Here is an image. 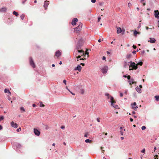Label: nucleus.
Listing matches in <instances>:
<instances>
[{
    "label": "nucleus",
    "instance_id": "obj_1",
    "mask_svg": "<svg viewBox=\"0 0 159 159\" xmlns=\"http://www.w3.org/2000/svg\"><path fill=\"white\" fill-rule=\"evenodd\" d=\"M106 95L108 99H110V102L111 103V105L115 109H119L120 108L117 105H116V102L113 97L110 96L108 94H106Z\"/></svg>",
    "mask_w": 159,
    "mask_h": 159
},
{
    "label": "nucleus",
    "instance_id": "obj_2",
    "mask_svg": "<svg viewBox=\"0 0 159 159\" xmlns=\"http://www.w3.org/2000/svg\"><path fill=\"white\" fill-rule=\"evenodd\" d=\"M130 65L129 66V70H136L137 69V65H136L134 62H130Z\"/></svg>",
    "mask_w": 159,
    "mask_h": 159
},
{
    "label": "nucleus",
    "instance_id": "obj_3",
    "mask_svg": "<svg viewBox=\"0 0 159 159\" xmlns=\"http://www.w3.org/2000/svg\"><path fill=\"white\" fill-rule=\"evenodd\" d=\"M84 42V41L83 39L81 38L79 40L78 44V46H77V48L78 49H79L80 47L82 46L83 45Z\"/></svg>",
    "mask_w": 159,
    "mask_h": 159
},
{
    "label": "nucleus",
    "instance_id": "obj_4",
    "mask_svg": "<svg viewBox=\"0 0 159 159\" xmlns=\"http://www.w3.org/2000/svg\"><path fill=\"white\" fill-rule=\"evenodd\" d=\"M125 31L124 29L122 30L120 27L117 28V33L118 34L121 33L122 34H123L125 33Z\"/></svg>",
    "mask_w": 159,
    "mask_h": 159
},
{
    "label": "nucleus",
    "instance_id": "obj_5",
    "mask_svg": "<svg viewBox=\"0 0 159 159\" xmlns=\"http://www.w3.org/2000/svg\"><path fill=\"white\" fill-rule=\"evenodd\" d=\"M131 106L132 109H133L134 110H136L137 108H138L136 103L135 102H134L133 103L131 104Z\"/></svg>",
    "mask_w": 159,
    "mask_h": 159
},
{
    "label": "nucleus",
    "instance_id": "obj_6",
    "mask_svg": "<svg viewBox=\"0 0 159 159\" xmlns=\"http://www.w3.org/2000/svg\"><path fill=\"white\" fill-rule=\"evenodd\" d=\"M34 133L35 135L37 136H39L40 135V131L34 128Z\"/></svg>",
    "mask_w": 159,
    "mask_h": 159
},
{
    "label": "nucleus",
    "instance_id": "obj_7",
    "mask_svg": "<svg viewBox=\"0 0 159 159\" xmlns=\"http://www.w3.org/2000/svg\"><path fill=\"white\" fill-rule=\"evenodd\" d=\"M30 65L33 68L35 67V65L34 63L31 58H30Z\"/></svg>",
    "mask_w": 159,
    "mask_h": 159
},
{
    "label": "nucleus",
    "instance_id": "obj_8",
    "mask_svg": "<svg viewBox=\"0 0 159 159\" xmlns=\"http://www.w3.org/2000/svg\"><path fill=\"white\" fill-rule=\"evenodd\" d=\"M49 5V2L47 1H45L44 2V4L43 6L45 8V9L46 10L48 7V6Z\"/></svg>",
    "mask_w": 159,
    "mask_h": 159
},
{
    "label": "nucleus",
    "instance_id": "obj_9",
    "mask_svg": "<svg viewBox=\"0 0 159 159\" xmlns=\"http://www.w3.org/2000/svg\"><path fill=\"white\" fill-rule=\"evenodd\" d=\"M78 21V19L77 18H74L72 21L71 24L73 25H75Z\"/></svg>",
    "mask_w": 159,
    "mask_h": 159
},
{
    "label": "nucleus",
    "instance_id": "obj_10",
    "mask_svg": "<svg viewBox=\"0 0 159 159\" xmlns=\"http://www.w3.org/2000/svg\"><path fill=\"white\" fill-rule=\"evenodd\" d=\"M154 16L155 17L157 18H159V12L158 10L155 11Z\"/></svg>",
    "mask_w": 159,
    "mask_h": 159
},
{
    "label": "nucleus",
    "instance_id": "obj_11",
    "mask_svg": "<svg viewBox=\"0 0 159 159\" xmlns=\"http://www.w3.org/2000/svg\"><path fill=\"white\" fill-rule=\"evenodd\" d=\"M11 126L14 128H17L18 126V125L16 123H14L13 121L11 122Z\"/></svg>",
    "mask_w": 159,
    "mask_h": 159
},
{
    "label": "nucleus",
    "instance_id": "obj_12",
    "mask_svg": "<svg viewBox=\"0 0 159 159\" xmlns=\"http://www.w3.org/2000/svg\"><path fill=\"white\" fill-rule=\"evenodd\" d=\"M61 52L59 51H57L55 53V57L56 56L58 57L61 55Z\"/></svg>",
    "mask_w": 159,
    "mask_h": 159
},
{
    "label": "nucleus",
    "instance_id": "obj_13",
    "mask_svg": "<svg viewBox=\"0 0 159 159\" xmlns=\"http://www.w3.org/2000/svg\"><path fill=\"white\" fill-rule=\"evenodd\" d=\"M82 68L81 66L80 65H78L77 66L75 67V70H78L79 72H80Z\"/></svg>",
    "mask_w": 159,
    "mask_h": 159
},
{
    "label": "nucleus",
    "instance_id": "obj_14",
    "mask_svg": "<svg viewBox=\"0 0 159 159\" xmlns=\"http://www.w3.org/2000/svg\"><path fill=\"white\" fill-rule=\"evenodd\" d=\"M108 68L107 66L104 67L102 69V73H106L107 72V70Z\"/></svg>",
    "mask_w": 159,
    "mask_h": 159
},
{
    "label": "nucleus",
    "instance_id": "obj_15",
    "mask_svg": "<svg viewBox=\"0 0 159 159\" xmlns=\"http://www.w3.org/2000/svg\"><path fill=\"white\" fill-rule=\"evenodd\" d=\"M7 9L6 7H2L0 8V11L2 12H5Z\"/></svg>",
    "mask_w": 159,
    "mask_h": 159
},
{
    "label": "nucleus",
    "instance_id": "obj_16",
    "mask_svg": "<svg viewBox=\"0 0 159 159\" xmlns=\"http://www.w3.org/2000/svg\"><path fill=\"white\" fill-rule=\"evenodd\" d=\"M156 41V40L154 38H150V40L148 41V42H150V43H154Z\"/></svg>",
    "mask_w": 159,
    "mask_h": 159
},
{
    "label": "nucleus",
    "instance_id": "obj_17",
    "mask_svg": "<svg viewBox=\"0 0 159 159\" xmlns=\"http://www.w3.org/2000/svg\"><path fill=\"white\" fill-rule=\"evenodd\" d=\"M129 83L130 85H131L132 84H133L135 83L134 82V80L133 79H131L129 81Z\"/></svg>",
    "mask_w": 159,
    "mask_h": 159
},
{
    "label": "nucleus",
    "instance_id": "obj_18",
    "mask_svg": "<svg viewBox=\"0 0 159 159\" xmlns=\"http://www.w3.org/2000/svg\"><path fill=\"white\" fill-rule=\"evenodd\" d=\"M81 57V56H80V55H79L77 57H76V58L77 59V61H79V60L80 61V60H84V59H83V58H80Z\"/></svg>",
    "mask_w": 159,
    "mask_h": 159
},
{
    "label": "nucleus",
    "instance_id": "obj_19",
    "mask_svg": "<svg viewBox=\"0 0 159 159\" xmlns=\"http://www.w3.org/2000/svg\"><path fill=\"white\" fill-rule=\"evenodd\" d=\"M136 89L137 91L139 93L141 92V89L140 88H139L138 87H137L136 88Z\"/></svg>",
    "mask_w": 159,
    "mask_h": 159
},
{
    "label": "nucleus",
    "instance_id": "obj_20",
    "mask_svg": "<svg viewBox=\"0 0 159 159\" xmlns=\"http://www.w3.org/2000/svg\"><path fill=\"white\" fill-rule=\"evenodd\" d=\"M4 92L5 93H8L10 95L11 94V93L10 92L9 89H5L4 90Z\"/></svg>",
    "mask_w": 159,
    "mask_h": 159
},
{
    "label": "nucleus",
    "instance_id": "obj_21",
    "mask_svg": "<svg viewBox=\"0 0 159 159\" xmlns=\"http://www.w3.org/2000/svg\"><path fill=\"white\" fill-rule=\"evenodd\" d=\"M140 2L143 4V6H145L146 5V2L145 0H141Z\"/></svg>",
    "mask_w": 159,
    "mask_h": 159
},
{
    "label": "nucleus",
    "instance_id": "obj_22",
    "mask_svg": "<svg viewBox=\"0 0 159 159\" xmlns=\"http://www.w3.org/2000/svg\"><path fill=\"white\" fill-rule=\"evenodd\" d=\"M77 51L79 52H80L81 53H82V54L81 55V56H83V55H84V51H83V50H79V49H78L77 50Z\"/></svg>",
    "mask_w": 159,
    "mask_h": 159
},
{
    "label": "nucleus",
    "instance_id": "obj_23",
    "mask_svg": "<svg viewBox=\"0 0 159 159\" xmlns=\"http://www.w3.org/2000/svg\"><path fill=\"white\" fill-rule=\"evenodd\" d=\"M132 56V55L131 54H128L126 56V57L127 59L130 58Z\"/></svg>",
    "mask_w": 159,
    "mask_h": 159
},
{
    "label": "nucleus",
    "instance_id": "obj_24",
    "mask_svg": "<svg viewBox=\"0 0 159 159\" xmlns=\"http://www.w3.org/2000/svg\"><path fill=\"white\" fill-rule=\"evenodd\" d=\"M92 142V140H90L89 139H87L85 140V142L87 143H91Z\"/></svg>",
    "mask_w": 159,
    "mask_h": 159
},
{
    "label": "nucleus",
    "instance_id": "obj_25",
    "mask_svg": "<svg viewBox=\"0 0 159 159\" xmlns=\"http://www.w3.org/2000/svg\"><path fill=\"white\" fill-rule=\"evenodd\" d=\"M125 131V129H124L123 130H121L120 131V133L122 135H123V134L124 133V131Z\"/></svg>",
    "mask_w": 159,
    "mask_h": 159
},
{
    "label": "nucleus",
    "instance_id": "obj_26",
    "mask_svg": "<svg viewBox=\"0 0 159 159\" xmlns=\"http://www.w3.org/2000/svg\"><path fill=\"white\" fill-rule=\"evenodd\" d=\"M13 14L16 16H17L18 15V13L15 11L13 12Z\"/></svg>",
    "mask_w": 159,
    "mask_h": 159
},
{
    "label": "nucleus",
    "instance_id": "obj_27",
    "mask_svg": "<svg viewBox=\"0 0 159 159\" xmlns=\"http://www.w3.org/2000/svg\"><path fill=\"white\" fill-rule=\"evenodd\" d=\"M154 97L155 98L156 100L157 101H159V96H155Z\"/></svg>",
    "mask_w": 159,
    "mask_h": 159
},
{
    "label": "nucleus",
    "instance_id": "obj_28",
    "mask_svg": "<svg viewBox=\"0 0 159 159\" xmlns=\"http://www.w3.org/2000/svg\"><path fill=\"white\" fill-rule=\"evenodd\" d=\"M139 32H138L137 31L135 30L134 31V36H136L137 34H139Z\"/></svg>",
    "mask_w": 159,
    "mask_h": 159
},
{
    "label": "nucleus",
    "instance_id": "obj_29",
    "mask_svg": "<svg viewBox=\"0 0 159 159\" xmlns=\"http://www.w3.org/2000/svg\"><path fill=\"white\" fill-rule=\"evenodd\" d=\"M143 64V62L142 61H140L139 62H138L137 64H136V65H137V66L138 65L142 66Z\"/></svg>",
    "mask_w": 159,
    "mask_h": 159
},
{
    "label": "nucleus",
    "instance_id": "obj_30",
    "mask_svg": "<svg viewBox=\"0 0 159 159\" xmlns=\"http://www.w3.org/2000/svg\"><path fill=\"white\" fill-rule=\"evenodd\" d=\"M84 89H81L80 90V93H81L82 94H83L84 93Z\"/></svg>",
    "mask_w": 159,
    "mask_h": 159
},
{
    "label": "nucleus",
    "instance_id": "obj_31",
    "mask_svg": "<svg viewBox=\"0 0 159 159\" xmlns=\"http://www.w3.org/2000/svg\"><path fill=\"white\" fill-rule=\"evenodd\" d=\"M81 27H82V25H81L80 28H79V27H77L74 28V29L75 30H77V29H79L78 31H79V30H80V28H81Z\"/></svg>",
    "mask_w": 159,
    "mask_h": 159
},
{
    "label": "nucleus",
    "instance_id": "obj_32",
    "mask_svg": "<svg viewBox=\"0 0 159 159\" xmlns=\"http://www.w3.org/2000/svg\"><path fill=\"white\" fill-rule=\"evenodd\" d=\"M25 17V15H22L20 16V18L22 20Z\"/></svg>",
    "mask_w": 159,
    "mask_h": 159
},
{
    "label": "nucleus",
    "instance_id": "obj_33",
    "mask_svg": "<svg viewBox=\"0 0 159 159\" xmlns=\"http://www.w3.org/2000/svg\"><path fill=\"white\" fill-rule=\"evenodd\" d=\"M39 106L41 107H44V105L42 103V102H41L40 103Z\"/></svg>",
    "mask_w": 159,
    "mask_h": 159
},
{
    "label": "nucleus",
    "instance_id": "obj_34",
    "mask_svg": "<svg viewBox=\"0 0 159 159\" xmlns=\"http://www.w3.org/2000/svg\"><path fill=\"white\" fill-rule=\"evenodd\" d=\"M141 152L142 153H143L144 154L145 153V148H144L141 151Z\"/></svg>",
    "mask_w": 159,
    "mask_h": 159
},
{
    "label": "nucleus",
    "instance_id": "obj_35",
    "mask_svg": "<svg viewBox=\"0 0 159 159\" xmlns=\"http://www.w3.org/2000/svg\"><path fill=\"white\" fill-rule=\"evenodd\" d=\"M4 119V116H0V121H1L2 120H3Z\"/></svg>",
    "mask_w": 159,
    "mask_h": 159
},
{
    "label": "nucleus",
    "instance_id": "obj_36",
    "mask_svg": "<svg viewBox=\"0 0 159 159\" xmlns=\"http://www.w3.org/2000/svg\"><path fill=\"white\" fill-rule=\"evenodd\" d=\"M146 128V127L144 126H142L141 129L142 130H144Z\"/></svg>",
    "mask_w": 159,
    "mask_h": 159
},
{
    "label": "nucleus",
    "instance_id": "obj_37",
    "mask_svg": "<svg viewBox=\"0 0 159 159\" xmlns=\"http://www.w3.org/2000/svg\"><path fill=\"white\" fill-rule=\"evenodd\" d=\"M20 130H21V128L20 127L19 128H18L16 129V131L17 132H19Z\"/></svg>",
    "mask_w": 159,
    "mask_h": 159
},
{
    "label": "nucleus",
    "instance_id": "obj_38",
    "mask_svg": "<svg viewBox=\"0 0 159 159\" xmlns=\"http://www.w3.org/2000/svg\"><path fill=\"white\" fill-rule=\"evenodd\" d=\"M20 109L21 110L23 111H25V109H24V107H21V108H20Z\"/></svg>",
    "mask_w": 159,
    "mask_h": 159
},
{
    "label": "nucleus",
    "instance_id": "obj_39",
    "mask_svg": "<svg viewBox=\"0 0 159 159\" xmlns=\"http://www.w3.org/2000/svg\"><path fill=\"white\" fill-rule=\"evenodd\" d=\"M88 135V133H86L85 134L84 137H87Z\"/></svg>",
    "mask_w": 159,
    "mask_h": 159
},
{
    "label": "nucleus",
    "instance_id": "obj_40",
    "mask_svg": "<svg viewBox=\"0 0 159 159\" xmlns=\"http://www.w3.org/2000/svg\"><path fill=\"white\" fill-rule=\"evenodd\" d=\"M97 121L98 122H100V119L99 118H97Z\"/></svg>",
    "mask_w": 159,
    "mask_h": 159
},
{
    "label": "nucleus",
    "instance_id": "obj_41",
    "mask_svg": "<svg viewBox=\"0 0 159 159\" xmlns=\"http://www.w3.org/2000/svg\"><path fill=\"white\" fill-rule=\"evenodd\" d=\"M155 157H156L155 158V159H158V156L156 155L155 156Z\"/></svg>",
    "mask_w": 159,
    "mask_h": 159
},
{
    "label": "nucleus",
    "instance_id": "obj_42",
    "mask_svg": "<svg viewBox=\"0 0 159 159\" xmlns=\"http://www.w3.org/2000/svg\"><path fill=\"white\" fill-rule=\"evenodd\" d=\"M68 91L70 92V93L72 94V95H75V93H72L71 92L70 90L69 89H68Z\"/></svg>",
    "mask_w": 159,
    "mask_h": 159
},
{
    "label": "nucleus",
    "instance_id": "obj_43",
    "mask_svg": "<svg viewBox=\"0 0 159 159\" xmlns=\"http://www.w3.org/2000/svg\"><path fill=\"white\" fill-rule=\"evenodd\" d=\"M127 78L128 80H129L130 79V76L129 75H128V76H127Z\"/></svg>",
    "mask_w": 159,
    "mask_h": 159
},
{
    "label": "nucleus",
    "instance_id": "obj_44",
    "mask_svg": "<svg viewBox=\"0 0 159 159\" xmlns=\"http://www.w3.org/2000/svg\"><path fill=\"white\" fill-rule=\"evenodd\" d=\"M91 2L93 3H95L96 2V0H91Z\"/></svg>",
    "mask_w": 159,
    "mask_h": 159
},
{
    "label": "nucleus",
    "instance_id": "obj_45",
    "mask_svg": "<svg viewBox=\"0 0 159 159\" xmlns=\"http://www.w3.org/2000/svg\"><path fill=\"white\" fill-rule=\"evenodd\" d=\"M133 47L134 49H135L136 48V46L134 45L133 46Z\"/></svg>",
    "mask_w": 159,
    "mask_h": 159
},
{
    "label": "nucleus",
    "instance_id": "obj_46",
    "mask_svg": "<svg viewBox=\"0 0 159 159\" xmlns=\"http://www.w3.org/2000/svg\"><path fill=\"white\" fill-rule=\"evenodd\" d=\"M101 20V17H98V22H99L100 20Z\"/></svg>",
    "mask_w": 159,
    "mask_h": 159
},
{
    "label": "nucleus",
    "instance_id": "obj_47",
    "mask_svg": "<svg viewBox=\"0 0 159 159\" xmlns=\"http://www.w3.org/2000/svg\"><path fill=\"white\" fill-rule=\"evenodd\" d=\"M63 82L65 84H66V80H64Z\"/></svg>",
    "mask_w": 159,
    "mask_h": 159
},
{
    "label": "nucleus",
    "instance_id": "obj_48",
    "mask_svg": "<svg viewBox=\"0 0 159 159\" xmlns=\"http://www.w3.org/2000/svg\"><path fill=\"white\" fill-rule=\"evenodd\" d=\"M136 51L134 50L133 51L132 53L134 54H135L136 53Z\"/></svg>",
    "mask_w": 159,
    "mask_h": 159
},
{
    "label": "nucleus",
    "instance_id": "obj_49",
    "mask_svg": "<svg viewBox=\"0 0 159 159\" xmlns=\"http://www.w3.org/2000/svg\"><path fill=\"white\" fill-rule=\"evenodd\" d=\"M102 59V60H105L106 59V57L104 56L103 57Z\"/></svg>",
    "mask_w": 159,
    "mask_h": 159
},
{
    "label": "nucleus",
    "instance_id": "obj_50",
    "mask_svg": "<svg viewBox=\"0 0 159 159\" xmlns=\"http://www.w3.org/2000/svg\"><path fill=\"white\" fill-rule=\"evenodd\" d=\"M103 148V147H101V149L102 150V152L103 153V152H104V150H102V149Z\"/></svg>",
    "mask_w": 159,
    "mask_h": 159
},
{
    "label": "nucleus",
    "instance_id": "obj_51",
    "mask_svg": "<svg viewBox=\"0 0 159 159\" xmlns=\"http://www.w3.org/2000/svg\"><path fill=\"white\" fill-rule=\"evenodd\" d=\"M2 126L0 125V130H2Z\"/></svg>",
    "mask_w": 159,
    "mask_h": 159
},
{
    "label": "nucleus",
    "instance_id": "obj_52",
    "mask_svg": "<svg viewBox=\"0 0 159 159\" xmlns=\"http://www.w3.org/2000/svg\"><path fill=\"white\" fill-rule=\"evenodd\" d=\"M130 120L131 122H132L133 121V119L132 118H130Z\"/></svg>",
    "mask_w": 159,
    "mask_h": 159
},
{
    "label": "nucleus",
    "instance_id": "obj_53",
    "mask_svg": "<svg viewBox=\"0 0 159 159\" xmlns=\"http://www.w3.org/2000/svg\"><path fill=\"white\" fill-rule=\"evenodd\" d=\"M120 96L121 97H122L123 96V94L122 93H120Z\"/></svg>",
    "mask_w": 159,
    "mask_h": 159
},
{
    "label": "nucleus",
    "instance_id": "obj_54",
    "mask_svg": "<svg viewBox=\"0 0 159 159\" xmlns=\"http://www.w3.org/2000/svg\"><path fill=\"white\" fill-rule=\"evenodd\" d=\"M128 5L129 7L131 5V4L130 3H128Z\"/></svg>",
    "mask_w": 159,
    "mask_h": 159
},
{
    "label": "nucleus",
    "instance_id": "obj_55",
    "mask_svg": "<svg viewBox=\"0 0 159 159\" xmlns=\"http://www.w3.org/2000/svg\"><path fill=\"white\" fill-rule=\"evenodd\" d=\"M80 64L82 65V66H84V64L83 63H81Z\"/></svg>",
    "mask_w": 159,
    "mask_h": 159
},
{
    "label": "nucleus",
    "instance_id": "obj_56",
    "mask_svg": "<svg viewBox=\"0 0 159 159\" xmlns=\"http://www.w3.org/2000/svg\"><path fill=\"white\" fill-rule=\"evenodd\" d=\"M120 139H121V140H123L124 139V138L123 137H122L120 138Z\"/></svg>",
    "mask_w": 159,
    "mask_h": 159
},
{
    "label": "nucleus",
    "instance_id": "obj_57",
    "mask_svg": "<svg viewBox=\"0 0 159 159\" xmlns=\"http://www.w3.org/2000/svg\"><path fill=\"white\" fill-rule=\"evenodd\" d=\"M98 42H101V39H99L98 40Z\"/></svg>",
    "mask_w": 159,
    "mask_h": 159
},
{
    "label": "nucleus",
    "instance_id": "obj_58",
    "mask_svg": "<svg viewBox=\"0 0 159 159\" xmlns=\"http://www.w3.org/2000/svg\"><path fill=\"white\" fill-rule=\"evenodd\" d=\"M132 113V114H135V112L134 111H133Z\"/></svg>",
    "mask_w": 159,
    "mask_h": 159
},
{
    "label": "nucleus",
    "instance_id": "obj_59",
    "mask_svg": "<svg viewBox=\"0 0 159 159\" xmlns=\"http://www.w3.org/2000/svg\"><path fill=\"white\" fill-rule=\"evenodd\" d=\"M120 130H122V129H123L122 127H120Z\"/></svg>",
    "mask_w": 159,
    "mask_h": 159
},
{
    "label": "nucleus",
    "instance_id": "obj_60",
    "mask_svg": "<svg viewBox=\"0 0 159 159\" xmlns=\"http://www.w3.org/2000/svg\"><path fill=\"white\" fill-rule=\"evenodd\" d=\"M146 30H148V29H149L148 27H147H147H146Z\"/></svg>",
    "mask_w": 159,
    "mask_h": 159
},
{
    "label": "nucleus",
    "instance_id": "obj_61",
    "mask_svg": "<svg viewBox=\"0 0 159 159\" xmlns=\"http://www.w3.org/2000/svg\"><path fill=\"white\" fill-rule=\"evenodd\" d=\"M59 64L60 65H61L62 64V62L61 61H60L59 63Z\"/></svg>",
    "mask_w": 159,
    "mask_h": 159
},
{
    "label": "nucleus",
    "instance_id": "obj_62",
    "mask_svg": "<svg viewBox=\"0 0 159 159\" xmlns=\"http://www.w3.org/2000/svg\"><path fill=\"white\" fill-rule=\"evenodd\" d=\"M123 77L125 78H126L127 77V75H124L123 76Z\"/></svg>",
    "mask_w": 159,
    "mask_h": 159
},
{
    "label": "nucleus",
    "instance_id": "obj_63",
    "mask_svg": "<svg viewBox=\"0 0 159 159\" xmlns=\"http://www.w3.org/2000/svg\"><path fill=\"white\" fill-rule=\"evenodd\" d=\"M33 107H35V104H33Z\"/></svg>",
    "mask_w": 159,
    "mask_h": 159
},
{
    "label": "nucleus",
    "instance_id": "obj_64",
    "mask_svg": "<svg viewBox=\"0 0 159 159\" xmlns=\"http://www.w3.org/2000/svg\"><path fill=\"white\" fill-rule=\"evenodd\" d=\"M64 127H64V126H61V129H64Z\"/></svg>",
    "mask_w": 159,
    "mask_h": 159
}]
</instances>
